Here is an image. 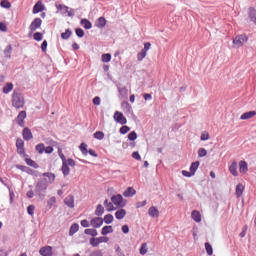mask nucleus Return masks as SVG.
<instances>
[{"label": "nucleus", "mask_w": 256, "mask_h": 256, "mask_svg": "<svg viewBox=\"0 0 256 256\" xmlns=\"http://www.w3.org/2000/svg\"><path fill=\"white\" fill-rule=\"evenodd\" d=\"M47 187H49V182L47 181V178H43L37 182L34 193L38 195L40 199H45V195H47Z\"/></svg>", "instance_id": "nucleus-1"}, {"label": "nucleus", "mask_w": 256, "mask_h": 256, "mask_svg": "<svg viewBox=\"0 0 256 256\" xmlns=\"http://www.w3.org/2000/svg\"><path fill=\"white\" fill-rule=\"evenodd\" d=\"M12 105L15 109H21L25 105V98L21 92L14 91L12 95Z\"/></svg>", "instance_id": "nucleus-2"}, {"label": "nucleus", "mask_w": 256, "mask_h": 256, "mask_svg": "<svg viewBox=\"0 0 256 256\" xmlns=\"http://www.w3.org/2000/svg\"><path fill=\"white\" fill-rule=\"evenodd\" d=\"M111 201L112 205H116V207H120L121 209L127 205V200H124L121 194L113 195Z\"/></svg>", "instance_id": "nucleus-3"}, {"label": "nucleus", "mask_w": 256, "mask_h": 256, "mask_svg": "<svg viewBox=\"0 0 256 256\" xmlns=\"http://www.w3.org/2000/svg\"><path fill=\"white\" fill-rule=\"evenodd\" d=\"M247 41H249V37L245 34H240L233 39V44L237 47H243Z\"/></svg>", "instance_id": "nucleus-4"}, {"label": "nucleus", "mask_w": 256, "mask_h": 256, "mask_svg": "<svg viewBox=\"0 0 256 256\" xmlns=\"http://www.w3.org/2000/svg\"><path fill=\"white\" fill-rule=\"evenodd\" d=\"M41 25H43V20H41V18H35L29 26V29L31 31L30 35L31 33H35V31H37V29H39Z\"/></svg>", "instance_id": "nucleus-5"}, {"label": "nucleus", "mask_w": 256, "mask_h": 256, "mask_svg": "<svg viewBox=\"0 0 256 256\" xmlns=\"http://www.w3.org/2000/svg\"><path fill=\"white\" fill-rule=\"evenodd\" d=\"M114 121H116V123H119L120 125H127V118L124 117V115L119 111H116L114 113Z\"/></svg>", "instance_id": "nucleus-6"}, {"label": "nucleus", "mask_w": 256, "mask_h": 256, "mask_svg": "<svg viewBox=\"0 0 256 256\" xmlns=\"http://www.w3.org/2000/svg\"><path fill=\"white\" fill-rule=\"evenodd\" d=\"M27 118V112L21 111L16 117L15 121L19 127H25V119Z\"/></svg>", "instance_id": "nucleus-7"}, {"label": "nucleus", "mask_w": 256, "mask_h": 256, "mask_svg": "<svg viewBox=\"0 0 256 256\" xmlns=\"http://www.w3.org/2000/svg\"><path fill=\"white\" fill-rule=\"evenodd\" d=\"M40 255L42 256H53V247L44 246L39 250Z\"/></svg>", "instance_id": "nucleus-8"}, {"label": "nucleus", "mask_w": 256, "mask_h": 256, "mask_svg": "<svg viewBox=\"0 0 256 256\" xmlns=\"http://www.w3.org/2000/svg\"><path fill=\"white\" fill-rule=\"evenodd\" d=\"M22 137L24 141H31V139H33V133L31 132V129H29V127H25L23 129Z\"/></svg>", "instance_id": "nucleus-9"}, {"label": "nucleus", "mask_w": 256, "mask_h": 256, "mask_svg": "<svg viewBox=\"0 0 256 256\" xmlns=\"http://www.w3.org/2000/svg\"><path fill=\"white\" fill-rule=\"evenodd\" d=\"M42 11H45V5H43V2L38 1V2L33 6L32 13H34V15H37V13H42Z\"/></svg>", "instance_id": "nucleus-10"}, {"label": "nucleus", "mask_w": 256, "mask_h": 256, "mask_svg": "<svg viewBox=\"0 0 256 256\" xmlns=\"http://www.w3.org/2000/svg\"><path fill=\"white\" fill-rule=\"evenodd\" d=\"M90 224L92 225V227H94V229H99V227L103 225V218H101L100 216L95 217L90 221Z\"/></svg>", "instance_id": "nucleus-11"}, {"label": "nucleus", "mask_w": 256, "mask_h": 256, "mask_svg": "<svg viewBox=\"0 0 256 256\" xmlns=\"http://www.w3.org/2000/svg\"><path fill=\"white\" fill-rule=\"evenodd\" d=\"M64 203L67 207H69L70 209H73L75 207V197L73 195H68L64 199Z\"/></svg>", "instance_id": "nucleus-12"}, {"label": "nucleus", "mask_w": 256, "mask_h": 256, "mask_svg": "<svg viewBox=\"0 0 256 256\" xmlns=\"http://www.w3.org/2000/svg\"><path fill=\"white\" fill-rule=\"evenodd\" d=\"M105 25H107V20L105 19V17L102 16L96 20L95 26L98 27V29H103Z\"/></svg>", "instance_id": "nucleus-13"}, {"label": "nucleus", "mask_w": 256, "mask_h": 256, "mask_svg": "<svg viewBox=\"0 0 256 256\" xmlns=\"http://www.w3.org/2000/svg\"><path fill=\"white\" fill-rule=\"evenodd\" d=\"M125 215H127V211L123 208H121L115 212V217L119 221H121V219H125Z\"/></svg>", "instance_id": "nucleus-14"}, {"label": "nucleus", "mask_w": 256, "mask_h": 256, "mask_svg": "<svg viewBox=\"0 0 256 256\" xmlns=\"http://www.w3.org/2000/svg\"><path fill=\"white\" fill-rule=\"evenodd\" d=\"M191 217H192L193 221H195L196 223H201V212L200 211L193 210L191 213Z\"/></svg>", "instance_id": "nucleus-15"}, {"label": "nucleus", "mask_w": 256, "mask_h": 256, "mask_svg": "<svg viewBox=\"0 0 256 256\" xmlns=\"http://www.w3.org/2000/svg\"><path fill=\"white\" fill-rule=\"evenodd\" d=\"M148 215L150 217H159V210L157 209V207L155 206H151L149 209H148Z\"/></svg>", "instance_id": "nucleus-16"}, {"label": "nucleus", "mask_w": 256, "mask_h": 256, "mask_svg": "<svg viewBox=\"0 0 256 256\" xmlns=\"http://www.w3.org/2000/svg\"><path fill=\"white\" fill-rule=\"evenodd\" d=\"M61 171L64 177H67L69 173H71V168H69V164H67V162L62 163Z\"/></svg>", "instance_id": "nucleus-17"}, {"label": "nucleus", "mask_w": 256, "mask_h": 256, "mask_svg": "<svg viewBox=\"0 0 256 256\" xmlns=\"http://www.w3.org/2000/svg\"><path fill=\"white\" fill-rule=\"evenodd\" d=\"M229 171L233 177H237L239 175V172H237V162H232Z\"/></svg>", "instance_id": "nucleus-18"}, {"label": "nucleus", "mask_w": 256, "mask_h": 256, "mask_svg": "<svg viewBox=\"0 0 256 256\" xmlns=\"http://www.w3.org/2000/svg\"><path fill=\"white\" fill-rule=\"evenodd\" d=\"M239 171L240 173H247L249 171L246 161L242 160L239 162Z\"/></svg>", "instance_id": "nucleus-19"}, {"label": "nucleus", "mask_w": 256, "mask_h": 256, "mask_svg": "<svg viewBox=\"0 0 256 256\" xmlns=\"http://www.w3.org/2000/svg\"><path fill=\"white\" fill-rule=\"evenodd\" d=\"M256 116V112L255 111H248V112H245L241 115L240 119L242 120H247V119H251L253 117Z\"/></svg>", "instance_id": "nucleus-20"}, {"label": "nucleus", "mask_w": 256, "mask_h": 256, "mask_svg": "<svg viewBox=\"0 0 256 256\" xmlns=\"http://www.w3.org/2000/svg\"><path fill=\"white\" fill-rule=\"evenodd\" d=\"M243 191H245V186L242 183L237 184L235 192L236 197H241Z\"/></svg>", "instance_id": "nucleus-21"}, {"label": "nucleus", "mask_w": 256, "mask_h": 256, "mask_svg": "<svg viewBox=\"0 0 256 256\" xmlns=\"http://www.w3.org/2000/svg\"><path fill=\"white\" fill-rule=\"evenodd\" d=\"M137 193V191L133 188V187H128L124 192L123 195L125 197H133V195H135Z\"/></svg>", "instance_id": "nucleus-22"}, {"label": "nucleus", "mask_w": 256, "mask_h": 256, "mask_svg": "<svg viewBox=\"0 0 256 256\" xmlns=\"http://www.w3.org/2000/svg\"><path fill=\"white\" fill-rule=\"evenodd\" d=\"M25 163L29 166V167H33L34 169H39V164H37V162H35V160L31 159V158H26L25 159Z\"/></svg>", "instance_id": "nucleus-23"}, {"label": "nucleus", "mask_w": 256, "mask_h": 256, "mask_svg": "<svg viewBox=\"0 0 256 256\" xmlns=\"http://www.w3.org/2000/svg\"><path fill=\"white\" fill-rule=\"evenodd\" d=\"M104 207H107V211L109 212L117 210V207L113 206V202H109L108 199L104 201Z\"/></svg>", "instance_id": "nucleus-24"}, {"label": "nucleus", "mask_w": 256, "mask_h": 256, "mask_svg": "<svg viewBox=\"0 0 256 256\" xmlns=\"http://www.w3.org/2000/svg\"><path fill=\"white\" fill-rule=\"evenodd\" d=\"M81 25H83L84 29H92L93 24L91 23V21L87 20L86 18L82 19L80 21Z\"/></svg>", "instance_id": "nucleus-25"}, {"label": "nucleus", "mask_w": 256, "mask_h": 256, "mask_svg": "<svg viewBox=\"0 0 256 256\" xmlns=\"http://www.w3.org/2000/svg\"><path fill=\"white\" fill-rule=\"evenodd\" d=\"M77 231H79V225L77 223L72 224L69 229V236L73 237V235L77 233Z\"/></svg>", "instance_id": "nucleus-26"}, {"label": "nucleus", "mask_w": 256, "mask_h": 256, "mask_svg": "<svg viewBox=\"0 0 256 256\" xmlns=\"http://www.w3.org/2000/svg\"><path fill=\"white\" fill-rule=\"evenodd\" d=\"M103 213H105V208L103 207V205L98 204L95 210V215L97 217H101Z\"/></svg>", "instance_id": "nucleus-27"}, {"label": "nucleus", "mask_w": 256, "mask_h": 256, "mask_svg": "<svg viewBox=\"0 0 256 256\" xmlns=\"http://www.w3.org/2000/svg\"><path fill=\"white\" fill-rule=\"evenodd\" d=\"M85 235H90L91 237H97L98 232L96 229L93 228H87L84 230Z\"/></svg>", "instance_id": "nucleus-28"}, {"label": "nucleus", "mask_w": 256, "mask_h": 256, "mask_svg": "<svg viewBox=\"0 0 256 256\" xmlns=\"http://www.w3.org/2000/svg\"><path fill=\"white\" fill-rule=\"evenodd\" d=\"M11 91H13V83L8 82L4 87H3V93H5V95L11 93Z\"/></svg>", "instance_id": "nucleus-29"}, {"label": "nucleus", "mask_w": 256, "mask_h": 256, "mask_svg": "<svg viewBox=\"0 0 256 256\" xmlns=\"http://www.w3.org/2000/svg\"><path fill=\"white\" fill-rule=\"evenodd\" d=\"M114 217L113 214H107L104 216L103 222L106 223V225H111V223H113L114 221Z\"/></svg>", "instance_id": "nucleus-30"}, {"label": "nucleus", "mask_w": 256, "mask_h": 256, "mask_svg": "<svg viewBox=\"0 0 256 256\" xmlns=\"http://www.w3.org/2000/svg\"><path fill=\"white\" fill-rule=\"evenodd\" d=\"M109 233H113V226H104L101 230V235H109Z\"/></svg>", "instance_id": "nucleus-31"}, {"label": "nucleus", "mask_w": 256, "mask_h": 256, "mask_svg": "<svg viewBox=\"0 0 256 256\" xmlns=\"http://www.w3.org/2000/svg\"><path fill=\"white\" fill-rule=\"evenodd\" d=\"M199 165L200 162L196 161V162H192L190 165V171L193 173V175H195V173H197V169H199Z\"/></svg>", "instance_id": "nucleus-32"}, {"label": "nucleus", "mask_w": 256, "mask_h": 256, "mask_svg": "<svg viewBox=\"0 0 256 256\" xmlns=\"http://www.w3.org/2000/svg\"><path fill=\"white\" fill-rule=\"evenodd\" d=\"M93 135L94 139H98V141H103V139H105V133H103V131H96Z\"/></svg>", "instance_id": "nucleus-33"}, {"label": "nucleus", "mask_w": 256, "mask_h": 256, "mask_svg": "<svg viewBox=\"0 0 256 256\" xmlns=\"http://www.w3.org/2000/svg\"><path fill=\"white\" fill-rule=\"evenodd\" d=\"M35 149H36V151H37L40 155H43V153H45V144H43V143L37 144V145L35 146Z\"/></svg>", "instance_id": "nucleus-34"}, {"label": "nucleus", "mask_w": 256, "mask_h": 256, "mask_svg": "<svg viewBox=\"0 0 256 256\" xmlns=\"http://www.w3.org/2000/svg\"><path fill=\"white\" fill-rule=\"evenodd\" d=\"M129 131H131V128L129 126L123 124V126L119 130V133H121V135H127V133H129Z\"/></svg>", "instance_id": "nucleus-35"}, {"label": "nucleus", "mask_w": 256, "mask_h": 256, "mask_svg": "<svg viewBox=\"0 0 256 256\" xmlns=\"http://www.w3.org/2000/svg\"><path fill=\"white\" fill-rule=\"evenodd\" d=\"M16 147H17V149H22V151H24L23 147H25V142L23 141V139L17 138Z\"/></svg>", "instance_id": "nucleus-36"}, {"label": "nucleus", "mask_w": 256, "mask_h": 256, "mask_svg": "<svg viewBox=\"0 0 256 256\" xmlns=\"http://www.w3.org/2000/svg\"><path fill=\"white\" fill-rule=\"evenodd\" d=\"M79 149H80L82 155H87L88 154L89 150H87V144L85 142H82L80 144Z\"/></svg>", "instance_id": "nucleus-37"}, {"label": "nucleus", "mask_w": 256, "mask_h": 256, "mask_svg": "<svg viewBox=\"0 0 256 256\" xmlns=\"http://www.w3.org/2000/svg\"><path fill=\"white\" fill-rule=\"evenodd\" d=\"M73 34V32L71 31V29H66L64 33L61 34L62 39L67 40L69 39V37H71V35Z\"/></svg>", "instance_id": "nucleus-38"}, {"label": "nucleus", "mask_w": 256, "mask_h": 256, "mask_svg": "<svg viewBox=\"0 0 256 256\" xmlns=\"http://www.w3.org/2000/svg\"><path fill=\"white\" fill-rule=\"evenodd\" d=\"M0 6L3 8V9H11V2H9L8 0H2L0 2Z\"/></svg>", "instance_id": "nucleus-39"}, {"label": "nucleus", "mask_w": 256, "mask_h": 256, "mask_svg": "<svg viewBox=\"0 0 256 256\" xmlns=\"http://www.w3.org/2000/svg\"><path fill=\"white\" fill-rule=\"evenodd\" d=\"M13 52V47H11V45H8L5 49H4V55L5 57H9L11 58V53Z\"/></svg>", "instance_id": "nucleus-40"}, {"label": "nucleus", "mask_w": 256, "mask_h": 256, "mask_svg": "<svg viewBox=\"0 0 256 256\" xmlns=\"http://www.w3.org/2000/svg\"><path fill=\"white\" fill-rule=\"evenodd\" d=\"M205 249H206L207 255H213V246H211L209 242L205 243Z\"/></svg>", "instance_id": "nucleus-41"}, {"label": "nucleus", "mask_w": 256, "mask_h": 256, "mask_svg": "<svg viewBox=\"0 0 256 256\" xmlns=\"http://www.w3.org/2000/svg\"><path fill=\"white\" fill-rule=\"evenodd\" d=\"M34 41H43V33L35 32L33 35Z\"/></svg>", "instance_id": "nucleus-42"}, {"label": "nucleus", "mask_w": 256, "mask_h": 256, "mask_svg": "<svg viewBox=\"0 0 256 256\" xmlns=\"http://www.w3.org/2000/svg\"><path fill=\"white\" fill-rule=\"evenodd\" d=\"M144 57H147V52H145V50H141L137 54V61H143Z\"/></svg>", "instance_id": "nucleus-43"}, {"label": "nucleus", "mask_w": 256, "mask_h": 256, "mask_svg": "<svg viewBox=\"0 0 256 256\" xmlns=\"http://www.w3.org/2000/svg\"><path fill=\"white\" fill-rule=\"evenodd\" d=\"M75 33H76L77 37H79L80 39L85 37V31H83L82 28H76Z\"/></svg>", "instance_id": "nucleus-44"}, {"label": "nucleus", "mask_w": 256, "mask_h": 256, "mask_svg": "<svg viewBox=\"0 0 256 256\" xmlns=\"http://www.w3.org/2000/svg\"><path fill=\"white\" fill-rule=\"evenodd\" d=\"M26 173L28 175H34L35 177H39V172L35 171V170H33V169L29 168V167L26 168Z\"/></svg>", "instance_id": "nucleus-45"}, {"label": "nucleus", "mask_w": 256, "mask_h": 256, "mask_svg": "<svg viewBox=\"0 0 256 256\" xmlns=\"http://www.w3.org/2000/svg\"><path fill=\"white\" fill-rule=\"evenodd\" d=\"M102 61L103 63H109V61H111V54L109 53L102 54Z\"/></svg>", "instance_id": "nucleus-46"}, {"label": "nucleus", "mask_w": 256, "mask_h": 256, "mask_svg": "<svg viewBox=\"0 0 256 256\" xmlns=\"http://www.w3.org/2000/svg\"><path fill=\"white\" fill-rule=\"evenodd\" d=\"M57 203V198H55V196H52L48 201H47V205L49 207V209H51V207H53V204Z\"/></svg>", "instance_id": "nucleus-47"}, {"label": "nucleus", "mask_w": 256, "mask_h": 256, "mask_svg": "<svg viewBox=\"0 0 256 256\" xmlns=\"http://www.w3.org/2000/svg\"><path fill=\"white\" fill-rule=\"evenodd\" d=\"M28 215L34 216L35 215V205H29L27 207Z\"/></svg>", "instance_id": "nucleus-48"}, {"label": "nucleus", "mask_w": 256, "mask_h": 256, "mask_svg": "<svg viewBox=\"0 0 256 256\" xmlns=\"http://www.w3.org/2000/svg\"><path fill=\"white\" fill-rule=\"evenodd\" d=\"M128 139L129 141H135L137 140V132L132 131L128 134Z\"/></svg>", "instance_id": "nucleus-49"}, {"label": "nucleus", "mask_w": 256, "mask_h": 256, "mask_svg": "<svg viewBox=\"0 0 256 256\" xmlns=\"http://www.w3.org/2000/svg\"><path fill=\"white\" fill-rule=\"evenodd\" d=\"M97 241L100 245V243H109V237L106 236H100L97 238Z\"/></svg>", "instance_id": "nucleus-50"}, {"label": "nucleus", "mask_w": 256, "mask_h": 256, "mask_svg": "<svg viewBox=\"0 0 256 256\" xmlns=\"http://www.w3.org/2000/svg\"><path fill=\"white\" fill-rule=\"evenodd\" d=\"M147 254V243H143L140 248V255H146Z\"/></svg>", "instance_id": "nucleus-51"}, {"label": "nucleus", "mask_w": 256, "mask_h": 256, "mask_svg": "<svg viewBox=\"0 0 256 256\" xmlns=\"http://www.w3.org/2000/svg\"><path fill=\"white\" fill-rule=\"evenodd\" d=\"M90 245H92L93 247H99V241H97V238H90Z\"/></svg>", "instance_id": "nucleus-52"}, {"label": "nucleus", "mask_w": 256, "mask_h": 256, "mask_svg": "<svg viewBox=\"0 0 256 256\" xmlns=\"http://www.w3.org/2000/svg\"><path fill=\"white\" fill-rule=\"evenodd\" d=\"M198 155L200 157H205L207 155V150L205 148H199Z\"/></svg>", "instance_id": "nucleus-53"}, {"label": "nucleus", "mask_w": 256, "mask_h": 256, "mask_svg": "<svg viewBox=\"0 0 256 256\" xmlns=\"http://www.w3.org/2000/svg\"><path fill=\"white\" fill-rule=\"evenodd\" d=\"M93 105H101V98L99 96H95L92 100Z\"/></svg>", "instance_id": "nucleus-54"}, {"label": "nucleus", "mask_w": 256, "mask_h": 256, "mask_svg": "<svg viewBox=\"0 0 256 256\" xmlns=\"http://www.w3.org/2000/svg\"><path fill=\"white\" fill-rule=\"evenodd\" d=\"M121 107L123 109H126V111H131V106L129 105V102H122Z\"/></svg>", "instance_id": "nucleus-55"}, {"label": "nucleus", "mask_w": 256, "mask_h": 256, "mask_svg": "<svg viewBox=\"0 0 256 256\" xmlns=\"http://www.w3.org/2000/svg\"><path fill=\"white\" fill-rule=\"evenodd\" d=\"M133 159H136V161H141V155L139 154L138 151H135L132 153Z\"/></svg>", "instance_id": "nucleus-56"}, {"label": "nucleus", "mask_w": 256, "mask_h": 256, "mask_svg": "<svg viewBox=\"0 0 256 256\" xmlns=\"http://www.w3.org/2000/svg\"><path fill=\"white\" fill-rule=\"evenodd\" d=\"M27 166L21 165V164H17L16 165V169H19L20 171H22L23 173H26L27 171Z\"/></svg>", "instance_id": "nucleus-57"}, {"label": "nucleus", "mask_w": 256, "mask_h": 256, "mask_svg": "<svg viewBox=\"0 0 256 256\" xmlns=\"http://www.w3.org/2000/svg\"><path fill=\"white\" fill-rule=\"evenodd\" d=\"M53 151H54L53 146H47L46 148L44 147V152L47 153L48 155H51Z\"/></svg>", "instance_id": "nucleus-58"}, {"label": "nucleus", "mask_w": 256, "mask_h": 256, "mask_svg": "<svg viewBox=\"0 0 256 256\" xmlns=\"http://www.w3.org/2000/svg\"><path fill=\"white\" fill-rule=\"evenodd\" d=\"M66 161L69 167H75L76 165L75 160H73L72 158H68Z\"/></svg>", "instance_id": "nucleus-59"}, {"label": "nucleus", "mask_w": 256, "mask_h": 256, "mask_svg": "<svg viewBox=\"0 0 256 256\" xmlns=\"http://www.w3.org/2000/svg\"><path fill=\"white\" fill-rule=\"evenodd\" d=\"M81 227L87 228L90 226L89 221L87 219L81 220L80 222Z\"/></svg>", "instance_id": "nucleus-60"}, {"label": "nucleus", "mask_w": 256, "mask_h": 256, "mask_svg": "<svg viewBox=\"0 0 256 256\" xmlns=\"http://www.w3.org/2000/svg\"><path fill=\"white\" fill-rule=\"evenodd\" d=\"M182 175L184 176V177H193V173L190 171H187V170H183L182 171Z\"/></svg>", "instance_id": "nucleus-61"}, {"label": "nucleus", "mask_w": 256, "mask_h": 256, "mask_svg": "<svg viewBox=\"0 0 256 256\" xmlns=\"http://www.w3.org/2000/svg\"><path fill=\"white\" fill-rule=\"evenodd\" d=\"M151 49V44L149 42L144 43V48L142 49V51L146 52L149 51Z\"/></svg>", "instance_id": "nucleus-62"}, {"label": "nucleus", "mask_w": 256, "mask_h": 256, "mask_svg": "<svg viewBox=\"0 0 256 256\" xmlns=\"http://www.w3.org/2000/svg\"><path fill=\"white\" fill-rule=\"evenodd\" d=\"M89 256H103V253L101 252V250H96L91 252Z\"/></svg>", "instance_id": "nucleus-63"}, {"label": "nucleus", "mask_w": 256, "mask_h": 256, "mask_svg": "<svg viewBox=\"0 0 256 256\" xmlns=\"http://www.w3.org/2000/svg\"><path fill=\"white\" fill-rule=\"evenodd\" d=\"M41 49H42L43 53H45L47 51V40H44L42 42Z\"/></svg>", "instance_id": "nucleus-64"}]
</instances>
